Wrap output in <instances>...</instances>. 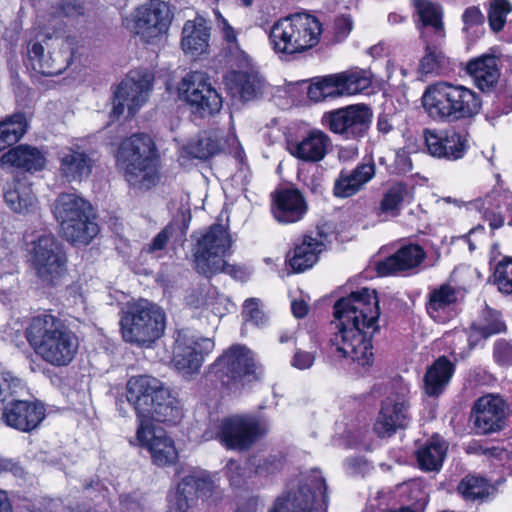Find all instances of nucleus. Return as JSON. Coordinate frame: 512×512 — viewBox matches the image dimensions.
<instances>
[{
    "instance_id": "31",
    "label": "nucleus",
    "mask_w": 512,
    "mask_h": 512,
    "mask_svg": "<svg viewBox=\"0 0 512 512\" xmlns=\"http://www.w3.org/2000/svg\"><path fill=\"white\" fill-rule=\"evenodd\" d=\"M426 258V252L419 244L402 245L395 253L385 257L375 264L379 276L385 277L397 272L407 271L418 267Z\"/></svg>"
},
{
    "instance_id": "38",
    "label": "nucleus",
    "mask_w": 512,
    "mask_h": 512,
    "mask_svg": "<svg viewBox=\"0 0 512 512\" xmlns=\"http://www.w3.org/2000/svg\"><path fill=\"white\" fill-rule=\"evenodd\" d=\"M411 2L422 25L433 28L434 37L444 40L446 33L441 5L430 0H411Z\"/></svg>"
},
{
    "instance_id": "33",
    "label": "nucleus",
    "mask_w": 512,
    "mask_h": 512,
    "mask_svg": "<svg viewBox=\"0 0 512 512\" xmlns=\"http://www.w3.org/2000/svg\"><path fill=\"white\" fill-rule=\"evenodd\" d=\"M455 364L445 355L439 356L427 367L423 377V389L429 397H439L449 385Z\"/></svg>"
},
{
    "instance_id": "58",
    "label": "nucleus",
    "mask_w": 512,
    "mask_h": 512,
    "mask_svg": "<svg viewBox=\"0 0 512 512\" xmlns=\"http://www.w3.org/2000/svg\"><path fill=\"white\" fill-rule=\"evenodd\" d=\"M462 21L464 24L463 30L468 31L479 26H483L485 17L477 6L467 7L462 14Z\"/></svg>"
},
{
    "instance_id": "50",
    "label": "nucleus",
    "mask_w": 512,
    "mask_h": 512,
    "mask_svg": "<svg viewBox=\"0 0 512 512\" xmlns=\"http://www.w3.org/2000/svg\"><path fill=\"white\" fill-rule=\"evenodd\" d=\"M493 283L502 294H512V257L505 256L494 267Z\"/></svg>"
},
{
    "instance_id": "6",
    "label": "nucleus",
    "mask_w": 512,
    "mask_h": 512,
    "mask_svg": "<svg viewBox=\"0 0 512 512\" xmlns=\"http://www.w3.org/2000/svg\"><path fill=\"white\" fill-rule=\"evenodd\" d=\"M323 33L319 18L297 12L276 20L269 29L268 41L273 52L288 59L316 47Z\"/></svg>"
},
{
    "instance_id": "54",
    "label": "nucleus",
    "mask_w": 512,
    "mask_h": 512,
    "mask_svg": "<svg viewBox=\"0 0 512 512\" xmlns=\"http://www.w3.org/2000/svg\"><path fill=\"white\" fill-rule=\"evenodd\" d=\"M225 476L234 488H241L246 483V470L238 460L230 459L227 462Z\"/></svg>"
},
{
    "instance_id": "32",
    "label": "nucleus",
    "mask_w": 512,
    "mask_h": 512,
    "mask_svg": "<svg viewBox=\"0 0 512 512\" xmlns=\"http://www.w3.org/2000/svg\"><path fill=\"white\" fill-rule=\"evenodd\" d=\"M375 175V164H358L352 170L342 169L334 181L333 195L345 199L357 194Z\"/></svg>"
},
{
    "instance_id": "34",
    "label": "nucleus",
    "mask_w": 512,
    "mask_h": 512,
    "mask_svg": "<svg viewBox=\"0 0 512 512\" xmlns=\"http://www.w3.org/2000/svg\"><path fill=\"white\" fill-rule=\"evenodd\" d=\"M210 28L204 20H188L182 30L181 46L185 53L201 55L209 46Z\"/></svg>"
},
{
    "instance_id": "53",
    "label": "nucleus",
    "mask_w": 512,
    "mask_h": 512,
    "mask_svg": "<svg viewBox=\"0 0 512 512\" xmlns=\"http://www.w3.org/2000/svg\"><path fill=\"white\" fill-rule=\"evenodd\" d=\"M492 357L499 367H512V342L505 338L497 339L492 347Z\"/></svg>"
},
{
    "instance_id": "36",
    "label": "nucleus",
    "mask_w": 512,
    "mask_h": 512,
    "mask_svg": "<svg viewBox=\"0 0 512 512\" xmlns=\"http://www.w3.org/2000/svg\"><path fill=\"white\" fill-rule=\"evenodd\" d=\"M443 42L439 38L426 42L425 53L419 62L422 75H442L450 70V59L442 49Z\"/></svg>"
},
{
    "instance_id": "37",
    "label": "nucleus",
    "mask_w": 512,
    "mask_h": 512,
    "mask_svg": "<svg viewBox=\"0 0 512 512\" xmlns=\"http://www.w3.org/2000/svg\"><path fill=\"white\" fill-rule=\"evenodd\" d=\"M447 444L438 435L432 436L416 451L418 467L425 472L439 471L447 453Z\"/></svg>"
},
{
    "instance_id": "29",
    "label": "nucleus",
    "mask_w": 512,
    "mask_h": 512,
    "mask_svg": "<svg viewBox=\"0 0 512 512\" xmlns=\"http://www.w3.org/2000/svg\"><path fill=\"white\" fill-rule=\"evenodd\" d=\"M409 405L403 399L387 397L381 403V409L374 423V431L380 437H390L399 428H405L408 421Z\"/></svg>"
},
{
    "instance_id": "19",
    "label": "nucleus",
    "mask_w": 512,
    "mask_h": 512,
    "mask_svg": "<svg viewBox=\"0 0 512 512\" xmlns=\"http://www.w3.org/2000/svg\"><path fill=\"white\" fill-rule=\"evenodd\" d=\"M470 418L478 435L501 432L507 427V404L499 395H483L474 401Z\"/></svg>"
},
{
    "instance_id": "57",
    "label": "nucleus",
    "mask_w": 512,
    "mask_h": 512,
    "mask_svg": "<svg viewBox=\"0 0 512 512\" xmlns=\"http://www.w3.org/2000/svg\"><path fill=\"white\" fill-rule=\"evenodd\" d=\"M353 19L348 14H341L337 16L334 20L333 30H334V40L336 42L344 41L351 31L353 30Z\"/></svg>"
},
{
    "instance_id": "12",
    "label": "nucleus",
    "mask_w": 512,
    "mask_h": 512,
    "mask_svg": "<svg viewBox=\"0 0 512 512\" xmlns=\"http://www.w3.org/2000/svg\"><path fill=\"white\" fill-rule=\"evenodd\" d=\"M268 432L256 418L227 416L209 423L203 433L205 440H216L227 450L248 451Z\"/></svg>"
},
{
    "instance_id": "41",
    "label": "nucleus",
    "mask_w": 512,
    "mask_h": 512,
    "mask_svg": "<svg viewBox=\"0 0 512 512\" xmlns=\"http://www.w3.org/2000/svg\"><path fill=\"white\" fill-rule=\"evenodd\" d=\"M472 329L483 339L505 333L507 331L506 322L502 313L494 308L486 307L481 315L478 324H473Z\"/></svg>"
},
{
    "instance_id": "15",
    "label": "nucleus",
    "mask_w": 512,
    "mask_h": 512,
    "mask_svg": "<svg viewBox=\"0 0 512 512\" xmlns=\"http://www.w3.org/2000/svg\"><path fill=\"white\" fill-rule=\"evenodd\" d=\"M372 117V109L364 103H358L325 111L320 122L338 139L360 142L368 135Z\"/></svg>"
},
{
    "instance_id": "39",
    "label": "nucleus",
    "mask_w": 512,
    "mask_h": 512,
    "mask_svg": "<svg viewBox=\"0 0 512 512\" xmlns=\"http://www.w3.org/2000/svg\"><path fill=\"white\" fill-rule=\"evenodd\" d=\"M306 336L308 339L307 345L302 343V346H296L290 360V365L298 370L310 369L316 361L317 351L321 348L319 333L310 331Z\"/></svg>"
},
{
    "instance_id": "30",
    "label": "nucleus",
    "mask_w": 512,
    "mask_h": 512,
    "mask_svg": "<svg viewBox=\"0 0 512 512\" xmlns=\"http://www.w3.org/2000/svg\"><path fill=\"white\" fill-rule=\"evenodd\" d=\"M321 239L304 234L297 238L285 256V264L293 273H302L312 268L324 250Z\"/></svg>"
},
{
    "instance_id": "55",
    "label": "nucleus",
    "mask_w": 512,
    "mask_h": 512,
    "mask_svg": "<svg viewBox=\"0 0 512 512\" xmlns=\"http://www.w3.org/2000/svg\"><path fill=\"white\" fill-rule=\"evenodd\" d=\"M174 227L172 224L166 225L152 241L143 246L142 253L154 254L157 251H162L166 248L171 236L173 235Z\"/></svg>"
},
{
    "instance_id": "25",
    "label": "nucleus",
    "mask_w": 512,
    "mask_h": 512,
    "mask_svg": "<svg viewBox=\"0 0 512 512\" xmlns=\"http://www.w3.org/2000/svg\"><path fill=\"white\" fill-rule=\"evenodd\" d=\"M497 46L489 52L469 59L465 65L466 74L473 80L474 85L483 93L495 91L501 76L500 58Z\"/></svg>"
},
{
    "instance_id": "35",
    "label": "nucleus",
    "mask_w": 512,
    "mask_h": 512,
    "mask_svg": "<svg viewBox=\"0 0 512 512\" xmlns=\"http://www.w3.org/2000/svg\"><path fill=\"white\" fill-rule=\"evenodd\" d=\"M408 197V184L405 181H395L383 191L382 198L374 208V212L377 216L389 215L398 217Z\"/></svg>"
},
{
    "instance_id": "47",
    "label": "nucleus",
    "mask_w": 512,
    "mask_h": 512,
    "mask_svg": "<svg viewBox=\"0 0 512 512\" xmlns=\"http://www.w3.org/2000/svg\"><path fill=\"white\" fill-rule=\"evenodd\" d=\"M490 484L481 476L466 475L457 485V492L465 499L475 501L489 495Z\"/></svg>"
},
{
    "instance_id": "27",
    "label": "nucleus",
    "mask_w": 512,
    "mask_h": 512,
    "mask_svg": "<svg viewBox=\"0 0 512 512\" xmlns=\"http://www.w3.org/2000/svg\"><path fill=\"white\" fill-rule=\"evenodd\" d=\"M459 291L450 283L429 288L425 301L428 316L438 324H445L458 315Z\"/></svg>"
},
{
    "instance_id": "45",
    "label": "nucleus",
    "mask_w": 512,
    "mask_h": 512,
    "mask_svg": "<svg viewBox=\"0 0 512 512\" xmlns=\"http://www.w3.org/2000/svg\"><path fill=\"white\" fill-rule=\"evenodd\" d=\"M3 168H15L20 172H30L32 169V147L18 145L4 153L0 158Z\"/></svg>"
},
{
    "instance_id": "42",
    "label": "nucleus",
    "mask_w": 512,
    "mask_h": 512,
    "mask_svg": "<svg viewBox=\"0 0 512 512\" xmlns=\"http://www.w3.org/2000/svg\"><path fill=\"white\" fill-rule=\"evenodd\" d=\"M0 414L7 425L21 431H30V403L28 401L12 400L10 404L3 406Z\"/></svg>"
},
{
    "instance_id": "9",
    "label": "nucleus",
    "mask_w": 512,
    "mask_h": 512,
    "mask_svg": "<svg viewBox=\"0 0 512 512\" xmlns=\"http://www.w3.org/2000/svg\"><path fill=\"white\" fill-rule=\"evenodd\" d=\"M91 205L74 193H61L54 203L53 214L60 234L73 245H88L99 233V226L91 216Z\"/></svg>"
},
{
    "instance_id": "3",
    "label": "nucleus",
    "mask_w": 512,
    "mask_h": 512,
    "mask_svg": "<svg viewBox=\"0 0 512 512\" xmlns=\"http://www.w3.org/2000/svg\"><path fill=\"white\" fill-rule=\"evenodd\" d=\"M115 162L131 188L148 191L161 180V155L147 133L136 132L123 138L117 147Z\"/></svg>"
},
{
    "instance_id": "20",
    "label": "nucleus",
    "mask_w": 512,
    "mask_h": 512,
    "mask_svg": "<svg viewBox=\"0 0 512 512\" xmlns=\"http://www.w3.org/2000/svg\"><path fill=\"white\" fill-rule=\"evenodd\" d=\"M225 82L229 91L243 102L260 98L266 87L265 78L246 54L237 59V69L226 74Z\"/></svg>"
},
{
    "instance_id": "7",
    "label": "nucleus",
    "mask_w": 512,
    "mask_h": 512,
    "mask_svg": "<svg viewBox=\"0 0 512 512\" xmlns=\"http://www.w3.org/2000/svg\"><path fill=\"white\" fill-rule=\"evenodd\" d=\"M35 338L34 352L52 366H68L77 355L78 336L52 310H44L34 316Z\"/></svg>"
},
{
    "instance_id": "48",
    "label": "nucleus",
    "mask_w": 512,
    "mask_h": 512,
    "mask_svg": "<svg viewBox=\"0 0 512 512\" xmlns=\"http://www.w3.org/2000/svg\"><path fill=\"white\" fill-rule=\"evenodd\" d=\"M185 151L190 158L208 160L216 155L220 148L218 142L211 137H197L186 144Z\"/></svg>"
},
{
    "instance_id": "1",
    "label": "nucleus",
    "mask_w": 512,
    "mask_h": 512,
    "mask_svg": "<svg viewBox=\"0 0 512 512\" xmlns=\"http://www.w3.org/2000/svg\"><path fill=\"white\" fill-rule=\"evenodd\" d=\"M126 398L139 421L137 440L150 453L152 463L161 468L176 464L179 455L174 440L163 430L157 432L152 422L180 423L183 409L179 399L159 379L149 375L132 376L126 384Z\"/></svg>"
},
{
    "instance_id": "49",
    "label": "nucleus",
    "mask_w": 512,
    "mask_h": 512,
    "mask_svg": "<svg viewBox=\"0 0 512 512\" xmlns=\"http://www.w3.org/2000/svg\"><path fill=\"white\" fill-rule=\"evenodd\" d=\"M511 12L512 3L509 0H492L487 15L490 29L494 33L502 31Z\"/></svg>"
},
{
    "instance_id": "13",
    "label": "nucleus",
    "mask_w": 512,
    "mask_h": 512,
    "mask_svg": "<svg viewBox=\"0 0 512 512\" xmlns=\"http://www.w3.org/2000/svg\"><path fill=\"white\" fill-rule=\"evenodd\" d=\"M34 270L38 287L45 293L63 285L68 274V256L64 245L52 234L34 240Z\"/></svg>"
},
{
    "instance_id": "40",
    "label": "nucleus",
    "mask_w": 512,
    "mask_h": 512,
    "mask_svg": "<svg viewBox=\"0 0 512 512\" xmlns=\"http://www.w3.org/2000/svg\"><path fill=\"white\" fill-rule=\"evenodd\" d=\"M27 127L26 116L21 112L0 122V151L17 143L26 132Z\"/></svg>"
},
{
    "instance_id": "61",
    "label": "nucleus",
    "mask_w": 512,
    "mask_h": 512,
    "mask_svg": "<svg viewBox=\"0 0 512 512\" xmlns=\"http://www.w3.org/2000/svg\"><path fill=\"white\" fill-rule=\"evenodd\" d=\"M291 311L295 318L302 319L309 313V305L303 299H295L291 302Z\"/></svg>"
},
{
    "instance_id": "2",
    "label": "nucleus",
    "mask_w": 512,
    "mask_h": 512,
    "mask_svg": "<svg viewBox=\"0 0 512 512\" xmlns=\"http://www.w3.org/2000/svg\"><path fill=\"white\" fill-rule=\"evenodd\" d=\"M333 310L338 331L328 341L332 352L340 359L371 367L375 359L372 339L380 331L381 310L376 290L364 287L353 291L338 299Z\"/></svg>"
},
{
    "instance_id": "18",
    "label": "nucleus",
    "mask_w": 512,
    "mask_h": 512,
    "mask_svg": "<svg viewBox=\"0 0 512 512\" xmlns=\"http://www.w3.org/2000/svg\"><path fill=\"white\" fill-rule=\"evenodd\" d=\"M154 76L150 72L138 73V78L122 80L113 92V107L110 112L111 121L119 120L123 116L125 107L128 118L134 117L140 107L147 101L152 90Z\"/></svg>"
},
{
    "instance_id": "22",
    "label": "nucleus",
    "mask_w": 512,
    "mask_h": 512,
    "mask_svg": "<svg viewBox=\"0 0 512 512\" xmlns=\"http://www.w3.org/2000/svg\"><path fill=\"white\" fill-rule=\"evenodd\" d=\"M468 137L467 132L455 128L424 131L428 153L432 157L446 161H457L465 157L470 149Z\"/></svg>"
},
{
    "instance_id": "59",
    "label": "nucleus",
    "mask_w": 512,
    "mask_h": 512,
    "mask_svg": "<svg viewBox=\"0 0 512 512\" xmlns=\"http://www.w3.org/2000/svg\"><path fill=\"white\" fill-rule=\"evenodd\" d=\"M190 346L196 350L198 356L204 361L205 358L214 350L215 343L210 338H199Z\"/></svg>"
},
{
    "instance_id": "51",
    "label": "nucleus",
    "mask_w": 512,
    "mask_h": 512,
    "mask_svg": "<svg viewBox=\"0 0 512 512\" xmlns=\"http://www.w3.org/2000/svg\"><path fill=\"white\" fill-rule=\"evenodd\" d=\"M203 362V359L198 356L196 350L191 348L190 345L186 346L182 353H178L175 356V366L184 374L199 372Z\"/></svg>"
},
{
    "instance_id": "16",
    "label": "nucleus",
    "mask_w": 512,
    "mask_h": 512,
    "mask_svg": "<svg viewBox=\"0 0 512 512\" xmlns=\"http://www.w3.org/2000/svg\"><path fill=\"white\" fill-rule=\"evenodd\" d=\"M172 16L163 1H150L137 6L126 18L125 26L133 37L145 44H153L167 34Z\"/></svg>"
},
{
    "instance_id": "28",
    "label": "nucleus",
    "mask_w": 512,
    "mask_h": 512,
    "mask_svg": "<svg viewBox=\"0 0 512 512\" xmlns=\"http://www.w3.org/2000/svg\"><path fill=\"white\" fill-rule=\"evenodd\" d=\"M97 152L81 150L79 146L70 147L59 159V172L68 183L82 182L88 179L98 162Z\"/></svg>"
},
{
    "instance_id": "64",
    "label": "nucleus",
    "mask_w": 512,
    "mask_h": 512,
    "mask_svg": "<svg viewBox=\"0 0 512 512\" xmlns=\"http://www.w3.org/2000/svg\"><path fill=\"white\" fill-rule=\"evenodd\" d=\"M222 32L223 38L228 44L237 43V33L226 20H224Z\"/></svg>"
},
{
    "instance_id": "23",
    "label": "nucleus",
    "mask_w": 512,
    "mask_h": 512,
    "mask_svg": "<svg viewBox=\"0 0 512 512\" xmlns=\"http://www.w3.org/2000/svg\"><path fill=\"white\" fill-rule=\"evenodd\" d=\"M270 212L283 225L301 221L308 212L303 192L295 186H279L270 194Z\"/></svg>"
},
{
    "instance_id": "46",
    "label": "nucleus",
    "mask_w": 512,
    "mask_h": 512,
    "mask_svg": "<svg viewBox=\"0 0 512 512\" xmlns=\"http://www.w3.org/2000/svg\"><path fill=\"white\" fill-rule=\"evenodd\" d=\"M509 195L498 194L487 201L483 209V220L488 223L492 231L502 228L505 224V213Z\"/></svg>"
},
{
    "instance_id": "17",
    "label": "nucleus",
    "mask_w": 512,
    "mask_h": 512,
    "mask_svg": "<svg viewBox=\"0 0 512 512\" xmlns=\"http://www.w3.org/2000/svg\"><path fill=\"white\" fill-rule=\"evenodd\" d=\"M178 97L201 117L213 115L222 107V97L212 86L209 76L201 71H190L179 82Z\"/></svg>"
},
{
    "instance_id": "56",
    "label": "nucleus",
    "mask_w": 512,
    "mask_h": 512,
    "mask_svg": "<svg viewBox=\"0 0 512 512\" xmlns=\"http://www.w3.org/2000/svg\"><path fill=\"white\" fill-rule=\"evenodd\" d=\"M243 313L248 321H252L257 326H262L267 322V317L260 309L257 298H248L244 301Z\"/></svg>"
},
{
    "instance_id": "8",
    "label": "nucleus",
    "mask_w": 512,
    "mask_h": 512,
    "mask_svg": "<svg viewBox=\"0 0 512 512\" xmlns=\"http://www.w3.org/2000/svg\"><path fill=\"white\" fill-rule=\"evenodd\" d=\"M91 205L74 193H61L54 203L53 214L60 234L73 245H88L99 233V226L91 216Z\"/></svg>"
},
{
    "instance_id": "21",
    "label": "nucleus",
    "mask_w": 512,
    "mask_h": 512,
    "mask_svg": "<svg viewBox=\"0 0 512 512\" xmlns=\"http://www.w3.org/2000/svg\"><path fill=\"white\" fill-rule=\"evenodd\" d=\"M326 503L327 486L325 479L315 478L311 484L299 485L278 497L269 512H319L318 498Z\"/></svg>"
},
{
    "instance_id": "60",
    "label": "nucleus",
    "mask_w": 512,
    "mask_h": 512,
    "mask_svg": "<svg viewBox=\"0 0 512 512\" xmlns=\"http://www.w3.org/2000/svg\"><path fill=\"white\" fill-rule=\"evenodd\" d=\"M0 471L11 472L15 477L22 478L25 474L24 469L11 459L0 457Z\"/></svg>"
},
{
    "instance_id": "62",
    "label": "nucleus",
    "mask_w": 512,
    "mask_h": 512,
    "mask_svg": "<svg viewBox=\"0 0 512 512\" xmlns=\"http://www.w3.org/2000/svg\"><path fill=\"white\" fill-rule=\"evenodd\" d=\"M376 128L379 133L386 135L393 130V125L390 120V115L387 113H380L377 118Z\"/></svg>"
},
{
    "instance_id": "43",
    "label": "nucleus",
    "mask_w": 512,
    "mask_h": 512,
    "mask_svg": "<svg viewBox=\"0 0 512 512\" xmlns=\"http://www.w3.org/2000/svg\"><path fill=\"white\" fill-rule=\"evenodd\" d=\"M85 14V4L80 0H58L53 3L48 12V21L56 24H66Z\"/></svg>"
},
{
    "instance_id": "10",
    "label": "nucleus",
    "mask_w": 512,
    "mask_h": 512,
    "mask_svg": "<svg viewBox=\"0 0 512 512\" xmlns=\"http://www.w3.org/2000/svg\"><path fill=\"white\" fill-rule=\"evenodd\" d=\"M261 367L254 353L245 345L232 344L209 366L206 375L211 382L219 383L224 391L260 380Z\"/></svg>"
},
{
    "instance_id": "14",
    "label": "nucleus",
    "mask_w": 512,
    "mask_h": 512,
    "mask_svg": "<svg viewBox=\"0 0 512 512\" xmlns=\"http://www.w3.org/2000/svg\"><path fill=\"white\" fill-rule=\"evenodd\" d=\"M371 85V72L355 67L312 78L307 89V96L311 101L319 103L328 99L334 100L361 94L368 90Z\"/></svg>"
},
{
    "instance_id": "26",
    "label": "nucleus",
    "mask_w": 512,
    "mask_h": 512,
    "mask_svg": "<svg viewBox=\"0 0 512 512\" xmlns=\"http://www.w3.org/2000/svg\"><path fill=\"white\" fill-rule=\"evenodd\" d=\"M330 142V137L324 131L313 128L301 137L288 135L286 150L291 156L303 162L316 163L325 158Z\"/></svg>"
},
{
    "instance_id": "4",
    "label": "nucleus",
    "mask_w": 512,
    "mask_h": 512,
    "mask_svg": "<svg viewBox=\"0 0 512 512\" xmlns=\"http://www.w3.org/2000/svg\"><path fill=\"white\" fill-rule=\"evenodd\" d=\"M193 269L199 275L212 279L213 276L224 273L234 279L243 274L242 267L229 264L225 257L232 246V237L228 226L213 223L203 231H195L191 235Z\"/></svg>"
},
{
    "instance_id": "44",
    "label": "nucleus",
    "mask_w": 512,
    "mask_h": 512,
    "mask_svg": "<svg viewBox=\"0 0 512 512\" xmlns=\"http://www.w3.org/2000/svg\"><path fill=\"white\" fill-rule=\"evenodd\" d=\"M32 186L17 180L14 187L4 194L5 202L16 213L26 214L32 205Z\"/></svg>"
},
{
    "instance_id": "5",
    "label": "nucleus",
    "mask_w": 512,
    "mask_h": 512,
    "mask_svg": "<svg viewBox=\"0 0 512 512\" xmlns=\"http://www.w3.org/2000/svg\"><path fill=\"white\" fill-rule=\"evenodd\" d=\"M421 101L428 117L441 123L473 118L482 106L480 96L472 89L444 81L428 85Z\"/></svg>"
},
{
    "instance_id": "63",
    "label": "nucleus",
    "mask_w": 512,
    "mask_h": 512,
    "mask_svg": "<svg viewBox=\"0 0 512 512\" xmlns=\"http://www.w3.org/2000/svg\"><path fill=\"white\" fill-rule=\"evenodd\" d=\"M426 505L427 501L425 499H418L412 505L401 506L397 510L388 509L383 512H424Z\"/></svg>"
},
{
    "instance_id": "52",
    "label": "nucleus",
    "mask_w": 512,
    "mask_h": 512,
    "mask_svg": "<svg viewBox=\"0 0 512 512\" xmlns=\"http://www.w3.org/2000/svg\"><path fill=\"white\" fill-rule=\"evenodd\" d=\"M285 464V456L282 453L269 454L260 458L255 465V473L259 476H270L279 473Z\"/></svg>"
},
{
    "instance_id": "24",
    "label": "nucleus",
    "mask_w": 512,
    "mask_h": 512,
    "mask_svg": "<svg viewBox=\"0 0 512 512\" xmlns=\"http://www.w3.org/2000/svg\"><path fill=\"white\" fill-rule=\"evenodd\" d=\"M213 490L214 482L209 476L186 475L177 484L176 490L168 494V511L186 512L193 501L210 497Z\"/></svg>"
},
{
    "instance_id": "11",
    "label": "nucleus",
    "mask_w": 512,
    "mask_h": 512,
    "mask_svg": "<svg viewBox=\"0 0 512 512\" xmlns=\"http://www.w3.org/2000/svg\"><path fill=\"white\" fill-rule=\"evenodd\" d=\"M165 324V313L148 301L129 304L120 319L123 340L145 348L151 347L163 336Z\"/></svg>"
}]
</instances>
